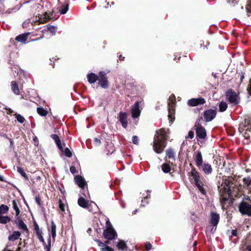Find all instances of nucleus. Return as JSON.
<instances>
[{
	"mask_svg": "<svg viewBox=\"0 0 251 251\" xmlns=\"http://www.w3.org/2000/svg\"><path fill=\"white\" fill-rule=\"evenodd\" d=\"M12 206L13 208L16 212V216H18L20 213V210L19 208L16 200H14L12 201Z\"/></svg>",
	"mask_w": 251,
	"mask_h": 251,
	"instance_id": "nucleus-33",
	"label": "nucleus"
},
{
	"mask_svg": "<svg viewBox=\"0 0 251 251\" xmlns=\"http://www.w3.org/2000/svg\"><path fill=\"white\" fill-rule=\"evenodd\" d=\"M69 9V4L68 3H66L63 4L61 7V9L60 10V12L61 14H65L67 13Z\"/></svg>",
	"mask_w": 251,
	"mask_h": 251,
	"instance_id": "nucleus-37",
	"label": "nucleus"
},
{
	"mask_svg": "<svg viewBox=\"0 0 251 251\" xmlns=\"http://www.w3.org/2000/svg\"><path fill=\"white\" fill-rule=\"evenodd\" d=\"M47 26L48 30L49 31L52 35H54L55 34L56 32V27L50 25H47Z\"/></svg>",
	"mask_w": 251,
	"mask_h": 251,
	"instance_id": "nucleus-38",
	"label": "nucleus"
},
{
	"mask_svg": "<svg viewBox=\"0 0 251 251\" xmlns=\"http://www.w3.org/2000/svg\"><path fill=\"white\" fill-rule=\"evenodd\" d=\"M152 246L151 243H147L145 244V249L146 251H149L151 249Z\"/></svg>",
	"mask_w": 251,
	"mask_h": 251,
	"instance_id": "nucleus-51",
	"label": "nucleus"
},
{
	"mask_svg": "<svg viewBox=\"0 0 251 251\" xmlns=\"http://www.w3.org/2000/svg\"><path fill=\"white\" fill-rule=\"evenodd\" d=\"M175 105H176V97L174 95H172L168 101V119L169 123L171 125L175 120Z\"/></svg>",
	"mask_w": 251,
	"mask_h": 251,
	"instance_id": "nucleus-2",
	"label": "nucleus"
},
{
	"mask_svg": "<svg viewBox=\"0 0 251 251\" xmlns=\"http://www.w3.org/2000/svg\"><path fill=\"white\" fill-rule=\"evenodd\" d=\"M34 230L35 231L36 234L39 241L44 245L46 244V242L42 236V231L40 229L39 226L35 220H33V222Z\"/></svg>",
	"mask_w": 251,
	"mask_h": 251,
	"instance_id": "nucleus-12",
	"label": "nucleus"
},
{
	"mask_svg": "<svg viewBox=\"0 0 251 251\" xmlns=\"http://www.w3.org/2000/svg\"><path fill=\"white\" fill-rule=\"evenodd\" d=\"M233 184L232 181L230 179H226L222 183L218 186L219 193L221 195L227 194L231 196V186Z\"/></svg>",
	"mask_w": 251,
	"mask_h": 251,
	"instance_id": "nucleus-3",
	"label": "nucleus"
},
{
	"mask_svg": "<svg viewBox=\"0 0 251 251\" xmlns=\"http://www.w3.org/2000/svg\"><path fill=\"white\" fill-rule=\"evenodd\" d=\"M169 133L168 128H162L158 130V153L162 152L166 147Z\"/></svg>",
	"mask_w": 251,
	"mask_h": 251,
	"instance_id": "nucleus-1",
	"label": "nucleus"
},
{
	"mask_svg": "<svg viewBox=\"0 0 251 251\" xmlns=\"http://www.w3.org/2000/svg\"><path fill=\"white\" fill-rule=\"evenodd\" d=\"M132 142L135 145L139 144V138L138 136L134 135L132 137Z\"/></svg>",
	"mask_w": 251,
	"mask_h": 251,
	"instance_id": "nucleus-45",
	"label": "nucleus"
},
{
	"mask_svg": "<svg viewBox=\"0 0 251 251\" xmlns=\"http://www.w3.org/2000/svg\"><path fill=\"white\" fill-rule=\"evenodd\" d=\"M59 203V208L61 210L62 212L65 211V204L62 202V201L61 199H59L58 201Z\"/></svg>",
	"mask_w": 251,
	"mask_h": 251,
	"instance_id": "nucleus-42",
	"label": "nucleus"
},
{
	"mask_svg": "<svg viewBox=\"0 0 251 251\" xmlns=\"http://www.w3.org/2000/svg\"><path fill=\"white\" fill-rule=\"evenodd\" d=\"M51 247V239L50 237H49L48 239V244L46 245L45 249L46 250V251H50Z\"/></svg>",
	"mask_w": 251,
	"mask_h": 251,
	"instance_id": "nucleus-44",
	"label": "nucleus"
},
{
	"mask_svg": "<svg viewBox=\"0 0 251 251\" xmlns=\"http://www.w3.org/2000/svg\"><path fill=\"white\" fill-rule=\"evenodd\" d=\"M247 249L248 251H251V245L247 247Z\"/></svg>",
	"mask_w": 251,
	"mask_h": 251,
	"instance_id": "nucleus-61",
	"label": "nucleus"
},
{
	"mask_svg": "<svg viewBox=\"0 0 251 251\" xmlns=\"http://www.w3.org/2000/svg\"><path fill=\"white\" fill-rule=\"evenodd\" d=\"M226 97L228 101L233 105H236L239 102L238 95L232 90H229L226 92Z\"/></svg>",
	"mask_w": 251,
	"mask_h": 251,
	"instance_id": "nucleus-8",
	"label": "nucleus"
},
{
	"mask_svg": "<svg viewBox=\"0 0 251 251\" xmlns=\"http://www.w3.org/2000/svg\"><path fill=\"white\" fill-rule=\"evenodd\" d=\"M194 137V132L192 130H190L188 132V135L186 136V138L193 139Z\"/></svg>",
	"mask_w": 251,
	"mask_h": 251,
	"instance_id": "nucleus-48",
	"label": "nucleus"
},
{
	"mask_svg": "<svg viewBox=\"0 0 251 251\" xmlns=\"http://www.w3.org/2000/svg\"><path fill=\"white\" fill-rule=\"evenodd\" d=\"M15 118L17 119V120L21 124H23L25 121V119L24 117H23L22 115H21L19 114H16L15 115Z\"/></svg>",
	"mask_w": 251,
	"mask_h": 251,
	"instance_id": "nucleus-40",
	"label": "nucleus"
},
{
	"mask_svg": "<svg viewBox=\"0 0 251 251\" xmlns=\"http://www.w3.org/2000/svg\"><path fill=\"white\" fill-rule=\"evenodd\" d=\"M13 113V110L9 108L8 110L7 114H11Z\"/></svg>",
	"mask_w": 251,
	"mask_h": 251,
	"instance_id": "nucleus-59",
	"label": "nucleus"
},
{
	"mask_svg": "<svg viewBox=\"0 0 251 251\" xmlns=\"http://www.w3.org/2000/svg\"><path fill=\"white\" fill-rule=\"evenodd\" d=\"M205 103V100L202 98L198 99H191L188 100V105L190 106H196L199 104H203Z\"/></svg>",
	"mask_w": 251,
	"mask_h": 251,
	"instance_id": "nucleus-14",
	"label": "nucleus"
},
{
	"mask_svg": "<svg viewBox=\"0 0 251 251\" xmlns=\"http://www.w3.org/2000/svg\"><path fill=\"white\" fill-rule=\"evenodd\" d=\"M119 59L121 61H123L125 59V57L123 56L122 55L120 54L119 56Z\"/></svg>",
	"mask_w": 251,
	"mask_h": 251,
	"instance_id": "nucleus-57",
	"label": "nucleus"
},
{
	"mask_svg": "<svg viewBox=\"0 0 251 251\" xmlns=\"http://www.w3.org/2000/svg\"><path fill=\"white\" fill-rule=\"evenodd\" d=\"M166 157L172 159L174 161H176L175 153L174 150L172 148H169L166 151Z\"/></svg>",
	"mask_w": 251,
	"mask_h": 251,
	"instance_id": "nucleus-27",
	"label": "nucleus"
},
{
	"mask_svg": "<svg viewBox=\"0 0 251 251\" xmlns=\"http://www.w3.org/2000/svg\"><path fill=\"white\" fill-rule=\"evenodd\" d=\"M21 234L19 231H14L12 234L8 236V240L10 241H15L18 239Z\"/></svg>",
	"mask_w": 251,
	"mask_h": 251,
	"instance_id": "nucleus-28",
	"label": "nucleus"
},
{
	"mask_svg": "<svg viewBox=\"0 0 251 251\" xmlns=\"http://www.w3.org/2000/svg\"><path fill=\"white\" fill-rule=\"evenodd\" d=\"M227 108V104L225 101H221L219 104V111L220 112H224Z\"/></svg>",
	"mask_w": 251,
	"mask_h": 251,
	"instance_id": "nucleus-36",
	"label": "nucleus"
},
{
	"mask_svg": "<svg viewBox=\"0 0 251 251\" xmlns=\"http://www.w3.org/2000/svg\"><path fill=\"white\" fill-rule=\"evenodd\" d=\"M87 78L88 82L90 84L95 83L99 79V75L91 73L87 75Z\"/></svg>",
	"mask_w": 251,
	"mask_h": 251,
	"instance_id": "nucleus-21",
	"label": "nucleus"
},
{
	"mask_svg": "<svg viewBox=\"0 0 251 251\" xmlns=\"http://www.w3.org/2000/svg\"><path fill=\"white\" fill-rule=\"evenodd\" d=\"M216 111L214 109H207L203 113V117L206 122H210L213 120L216 116Z\"/></svg>",
	"mask_w": 251,
	"mask_h": 251,
	"instance_id": "nucleus-10",
	"label": "nucleus"
},
{
	"mask_svg": "<svg viewBox=\"0 0 251 251\" xmlns=\"http://www.w3.org/2000/svg\"><path fill=\"white\" fill-rule=\"evenodd\" d=\"M201 168L202 171L205 175H209L211 174L212 172V168L211 165L209 163H204L202 164Z\"/></svg>",
	"mask_w": 251,
	"mask_h": 251,
	"instance_id": "nucleus-23",
	"label": "nucleus"
},
{
	"mask_svg": "<svg viewBox=\"0 0 251 251\" xmlns=\"http://www.w3.org/2000/svg\"><path fill=\"white\" fill-rule=\"evenodd\" d=\"M127 114L126 112H120L119 113V120L121 122L122 126L125 128H126L127 126Z\"/></svg>",
	"mask_w": 251,
	"mask_h": 251,
	"instance_id": "nucleus-16",
	"label": "nucleus"
},
{
	"mask_svg": "<svg viewBox=\"0 0 251 251\" xmlns=\"http://www.w3.org/2000/svg\"><path fill=\"white\" fill-rule=\"evenodd\" d=\"M11 88L12 91L16 95H19L20 94V89L19 85L16 81H12L11 82Z\"/></svg>",
	"mask_w": 251,
	"mask_h": 251,
	"instance_id": "nucleus-24",
	"label": "nucleus"
},
{
	"mask_svg": "<svg viewBox=\"0 0 251 251\" xmlns=\"http://www.w3.org/2000/svg\"><path fill=\"white\" fill-rule=\"evenodd\" d=\"M200 190V191H201V192L202 194H205L206 193L205 192V190L203 189V188L202 187V185H201L200 184V187H197Z\"/></svg>",
	"mask_w": 251,
	"mask_h": 251,
	"instance_id": "nucleus-53",
	"label": "nucleus"
},
{
	"mask_svg": "<svg viewBox=\"0 0 251 251\" xmlns=\"http://www.w3.org/2000/svg\"><path fill=\"white\" fill-rule=\"evenodd\" d=\"M3 251H13L9 250V249H5Z\"/></svg>",
	"mask_w": 251,
	"mask_h": 251,
	"instance_id": "nucleus-63",
	"label": "nucleus"
},
{
	"mask_svg": "<svg viewBox=\"0 0 251 251\" xmlns=\"http://www.w3.org/2000/svg\"><path fill=\"white\" fill-rule=\"evenodd\" d=\"M202 121V118L201 117L197 120L196 123V133L198 139H204L206 136V132L205 129L201 126V121Z\"/></svg>",
	"mask_w": 251,
	"mask_h": 251,
	"instance_id": "nucleus-4",
	"label": "nucleus"
},
{
	"mask_svg": "<svg viewBox=\"0 0 251 251\" xmlns=\"http://www.w3.org/2000/svg\"><path fill=\"white\" fill-rule=\"evenodd\" d=\"M50 137L54 140L58 149L61 151H63V147L59 136L56 134H51Z\"/></svg>",
	"mask_w": 251,
	"mask_h": 251,
	"instance_id": "nucleus-26",
	"label": "nucleus"
},
{
	"mask_svg": "<svg viewBox=\"0 0 251 251\" xmlns=\"http://www.w3.org/2000/svg\"><path fill=\"white\" fill-rule=\"evenodd\" d=\"M227 1L229 4H235L238 2V0H227Z\"/></svg>",
	"mask_w": 251,
	"mask_h": 251,
	"instance_id": "nucleus-54",
	"label": "nucleus"
},
{
	"mask_svg": "<svg viewBox=\"0 0 251 251\" xmlns=\"http://www.w3.org/2000/svg\"><path fill=\"white\" fill-rule=\"evenodd\" d=\"M220 220L219 214L216 212H212L210 215V223L213 226H216Z\"/></svg>",
	"mask_w": 251,
	"mask_h": 251,
	"instance_id": "nucleus-19",
	"label": "nucleus"
},
{
	"mask_svg": "<svg viewBox=\"0 0 251 251\" xmlns=\"http://www.w3.org/2000/svg\"><path fill=\"white\" fill-rule=\"evenodd\" d=\"M190 175L193 177L194 180L195 185L197 187H200V175L199 173L196 170L195 168L192 169Z\"/></svg>",
	"mask_w": 251,
	"mask_h": 251,
	"instance_id": "nucleus-17",
	"label": "nucleus"
},
{
	"mask_svg": "<svg viewBox=\"0 0 251 251\" xmlns=\"http://www.w3.org/2000/svg\"><path fill=\"white\" fill-rule=\"evenodd\" d=\"M37 113L41 116H46L48 112L42 107H38L37 108Z\"/></svg>",
	"mask_w": 251,
	"mask_h": 251,
	"instance_id": "nucleus-32",
	"label": "nucleus"
},
{
	"mask_svg": "<svg viewBox=\"0 0 251 251\" xmlns=\"http://www.w3.org/2000/svg\"><path fill=\"white\" fill-rule=\"evenodd\" d=\"M140 102L137 101L134 103L131 109L132 117L133 118H138L140 116Z\"/></svg>",
	"mask_w": 251,
	"mask_h": 251,
	"instance_id": "nucleus-15",
	"label": "nucleus"
},
{
	"mask_svg": "<svg viewBox=\"0 0 251 251\" xmlns=\"http://www.w3.org/2000/svg\"><path fill=\"white\" fill-rule=\"evenodd\" d=\"M195 161L196 163V165L199 168H200L201 166H202V164L203 163V158L201 152L200 151H197L196 152V155L195 156Z\"/></svg>",
	"mask_w": 251,
	"mask_h": 251,
	"instance_id": "nucleus-18",
	"label": "nucleus"
},
{
	"mask_svg": "<svg viewBox=\"0 0 251 251\" xmlns=\"http://www.w3.org/2000/svg\"><path fill=\"white\" fill-rule=\"evenodd\" d=\"M94 144L96 146H99L101 144L100 140L97 138H94Z\"/></svg>",
	"mask_w": 251,
	"mask_h": 251,
	"instance_id": "nucleus-50",
	"label": "nucleus"
},
{
	"mask_svg": "<svg viewBox=\"0 0 251 251\" xmlns=\"http://www.w3.org/2000/svg\"><path fill=\"white\" fill-rule=\"evenodd\" d=\"M9 210V207L4 204L0 206V223L5 224L11 221V218L8 216H2V214H6Z\"/></svg>",
	"mask_w": 251,
	"mask_h": 251,
	"instance_id": "nucleus-6",
	"label": "nucleus"
},
{
	"mask_svg": "<svg viewBox=\"0 0 251 251\" xmlns=\"http://www.w3.org/2000/svg\"><path fill=\"white\" fill-rule=\"evenodd\" d=\"M54 17V12H46L40 18L39 21L40 23L43 24L48 22L49 20H52Z\"/></svg>",
	"mask_w": 251,
	"mask_h": 251,
	"instance_id": "nucleus-13",
	"label": "nucleus"
},
{
	"mask_svg": "<svg viewBox=\"0 0 251 251\" xmlns=\"http://www.w3.org/2000/svg\"><path fill=\"white\" fill-rule=\"evenodd\" d=\"M29 34L30 33L28 32L21 34L16 37L15 40L18 42L25 44Z\"/></svg>",
	"mask_w": 251,
	"mask_h": 251,
	"instance_id": "nucleus-20",
	"label": "nucleus"
},
{
	"mask_svg": "<svg viewBox=\"0 0 251 251\" xmlns=\"http://www.w3.org/2000/svg\"><path fill=\"white\" fill-rule=\"evenodd\" d=\"M103 235L107 240H113L117 237V232L111 225L104 230Z\"/></svg>",
	"mask_w": 251,
	"mask_h": 251,
	"instance_id": "nucleus-7",
	"label": "nucleus"
},
{
	"mask_svg": "<svg viewBox=\"0 0 251 251\" xmlns=\"http://www.w3.org/2000/svg\"><path fill=\"white\" fill-rule=\"evenodd\" d=\"M0 181H4V179H3V177L1 175H0Z\"/></svg>",
	"mask_w": 251,
	"mask_h": 251,
	"instance_id": "nucleus-62",
	"label": "nucleus"
},
{
	"mask_svg": "<svg viewBox=\"0 0 251 251\" xmlns=\"http://www.w3.org/2000/svg\"><path fill=\"white\" fill-rule=\"evenodd\" d=\"M169 162L164 163L161 166L162 171L166 174L169 173L171 170V167Z\"/></svg>",
	"mask_w": 251,
	"mask_h": 251,
	"instance_id": "nucleus-30",
	"label": "nucleus"
},
{
	"mask_svg": "<svg viewBox=\"0 0 251 251\" xmlns=\"http://www.w3.org/2000/svg\"><path fill=\"white\" fill-rule=\"evenodd\" d=\"M238 208L240 212L242 215L251 216V204L243 201L239 204Z\"/></svg>",
	"mask_w": 251,
	"mask_h": 251,
	"instance_id": "nucleus-9",
	"label": "nucleus"
},
{
	"mask_svg": "<svg viewBox=\"0 0 251 251\" xmlns=\"http://www.w3.org/2000/svg\"><path fill=\"white\" fill-rule=\"evenodd\" d=\"M21 247H18L17 250H16V251H20V250H21Z\"/></svg>",
	"mask_w": 251,
	"mask_h": 251,
	"instance_id": "nucleus-64",
	"label": "nucleus"
},
{
	"mask_svg": "<svg viewBox=\"0 0 251 251\" xmlns=\"http://www.w3.org/2000/svg\"><path fill=\"white\" fill-rule=\"evenodd\" d=\"M249 92L250 94L251 95V79H250V84L249 87Z\"/></svg>",
	"mask_w": 251,
	"mask_h": 251,
	"instance_id": "nucleus-58",
	"label": "nucleus"
},
{
	"mask_svg": "<svg viewBox=\"0 0 251 251\" xmlns=\"http://www.w3.org/2000/svg\"><path fill=\"white\" fill-rule=\"evenodd\" d=\"M64 153L65 155L68 157H71L72 156V153L70 149L68 148L65 149Z\"/></svg>",
	"mask_w": 251,
	"mask_h": 251,
	"instance_id": "nucleus-43",
	"label": "nucleus"
},
{
	"mask_svg": "<svg viewBox=\"0 0 251 251\" xmlns=\"http://www.w3.org/2000/svg\"><path fill=\"white\" fill-rule=\"evenodd\" d=\"M17 225L20 229L25 231L27 234L29 233V230L27 227V226L21 218L18 219Z\"/></svg>",
	"mask_w": 251,
	"mask_h": 251,
	"instance_id": "nucleus-25",
	"label": "nucleus"
},
{
	"mask_svg": "<svg viewBox=\"0 0 251 251\" xmlns=\"http://www.w3.org/2000/svg\"><path fill=\"white\" fill-rule=\"evenodd\" d=\"M17 171L22 176H23L25 178V180H29V178L23 169H22L21 167H17Z\"/></svg>",
	"mask_w": 251,
	"mask_h": 251,
	"instance_id": "nucleus-34",
	"label": "nucleus"
},
{
	"mask_svg": "<svg viewBox=\"0 0 251 251\" xmlns=\"http://www.w3.org/2000/svg\"><path fill=\"white\" fill-rule=\"evenodd\" d=\"M106 73L104 71H100L99 73V85L103 89H106L109 87V82Z\"/></svg>",
	"mask_w": 251,
	"mask_h": 251,
	"instance_id": "nucleus-5",
	"label": "nucleus"
},
{
	"mask_svg": "<svg viewBox=\"0 0 251 251\" xmlns=\"http://www.w3.org/2000/svg\"><path fill=\"white\" fill-rule=\"evenodd\" d=\"M75 183L81 189L87 188V184L85 179L80 175H77L74 178Z\"/></svg>",
	"mask_w": 251,
	"mask_h": 251,
	"instance_id": "nucleus-11",
	"label": "nucleus"
},
{
	"mask_svg": "<svg viewBox=\"0 0 251 251\" xmlns=\"http://www.w3.org/2000/svg\"><path fill=\"white\" fill-rule=\"evenodd\" d=\"M243 182L245 184L249 186L251 184V178L250 177H246L243 178Z\"/></svg>",
	"mask_w": 251,
	"mask_h": 251,
	"instance_id": "nucleus-41",
	"label": "nucleus"
},
{
	"mask_svg": "<svg viewBox=\"0 0 251 251\" xmlns=\"http://www.w3.org/2000/svg\"><path fill=\"white\" fill-rule=\"evenodd\" d=\"M153 142V149L155 152H157V130L155 131V134L154 136Z\"/></svg>",
	"mask_w": 251,
	"mask_h": 251,
	"instance_id": "nucleus-39",
	"label": "nucleus"
},
{
	"mask_svg": "<svg viewBox=\"0 0 251 251\" xmlns=\"http://www.w3.org/2000/svg\"><path fill=\"white\" fill-rule=\"evenodd\" d=\"M70 172L73 174H74L75 173H76V168L75 166H71L70 168Z\"/></svg>",
	"mask_w": 251,
	"mask_h": 251,
	"instance_id": "nucleus-52",
	"label": "nucleus"
},
{
	"mask_svg": "<svg viewBox=\"0 0 251 251\" xmlns=\"http://www.w3.org/2000/svg\"><path fill=\"white\" fill-rule=\"evenodd\" d=\"M118 249L121 251L126 250L127 246L124 240H119L116 245Z\"/></svg>",
	"mask_w": 251,
	"mask_h": 251,
	"instance_id": "nucleus-29",
	"label": "nucleus"
},
{
	"mask_svg": "<svg viewBox=\"0 0 251 251\" xmlns=\"http://www.w3.org/2000/svg\"><path fill=\"white\" fill-rule=\"evenodd\" d=\"M237 231L236 230H235V229L232 230L231 232V236H236L237 235Z\"/></svg>",
	"mask_w": 251,
	"mask_h": 251,
	"instance_id": "nucleus-56",
	"label": "nucleus"
},
{
	"mask_svg": "<svg viewBox=\"0 0 251 251\" xmlns=\"http://www.w3.org/2000/svg\"><path fill=\"white\" fill-rule=\"evenodd\" d=\"M101 251H114V250L112 248L106 245L104 248H101Z\"/></svg>",
	"mask_w": 251,
	"mask_h": 251,
	"instance_id": "nucleus-46",
	"label": "nucleus"
},
{
	"mask_svg": "<svg viewBox=\"0 0 251 251\" xmlns=\"http://www.w3.org/2000/svg\"><path fill=\"white\" fill-rule=\"evenodd\" d=\"M77 203L79 206L83 208H89V201L82 197L78 198Z\"/></svg>",
	"mask_w": 251,
	"mask_h": 251,
	"instance_id": "nucleus-22",
	"label": "nucleus"
},
{
	"mask_svg": "<svg viewBox=\"0 0 251 251\" xmlns=\"http://www.w3.org/2000/svg\"><path fill=\"white\" fill-rule=\"evenodd\" d=\"M35 201L39 206H42L41 199L39 195L36 196Z\"/></svg>",
	"mask_w": 251,
	"mask_h": 251,
	"instance_id": "nucleus-47",
	"label": "nucleus"
},
{
	"mask_svg": "<svg viewBox=\"0 0 251 251\" xmlns=\"http://www.w3.org/2000/svg\"><path fill=\"white\" fill-rule=\"evenodd\" d=\"M56 226L54 222L52 221L51 222V226H50V231L52 237L53 239H55L56 236Z\"/></svg>",
	"mask_w": 251,
	"mask_h": 251,
	"instance_id": "nucleus-31",
	"label": "nucleus"
},
{
	"mask_svg": "<svg viewBox=\"0 0 251 251\" xmlns=\"http://www.w3.org/2000/svg\"><path fill=\"white\" fill-rule=\"evenodd\" d=\"M110 240H107L106 239V240L105 241V242L104 243H105V245H107V244H110Z\"/></svg>",
	"mask_w": 251,
	"mask_h": 251,
	"instance_id": "nucleus-60",
	"label": "nucleus"
},
{
	"mask_svg": "<svg viewBox=\"0 0 251 251\" xmlns=\"http://www.w3.org/2000/svg\"><path fill=\"white\" fill-rule=\"evenodd\" d=\"M245 11L247 16H250V14H251V0H248L246 6Z\"/></svg>",
	"mask_w": 251,
	"mask_h": 251,
	"instance_id": "nucleus-35",
	"label": "nucleus"
},
{
	"mask_svg": "<svg viewBox=\"0 0 251 251\" xmlns=\"http://www.w3.org/2000/svg\"><path fill=\"white\" fill-rule=\"evenodd\" d=\"M96 242L97 243L98 246L102 248H104L106 245L105 243L102 242L100 240L96 239Z\"/></svg>",
	"mask_w": 251,
	"mask_h": 251,
	"instance_id": "nucleus-49",
	"label": "nucleus"
},
{
	"mask_svg": "<svg viewBox=\"0 0 251 251\" xmlns=\"http://www.w3.org/2000/svg\"><path fill=\"white\" fill-rule=\"evenodd\" d=\"M6 138L10 141V148H14V142H13V141L11 139H10L9 138H8L7 137H6Z\"/></svg>",
	"mask_w": 251,
	"mask_h": 251,
	"instance_id": "nucleus-55",
	"label": "nucleus"
}]
</instances>
